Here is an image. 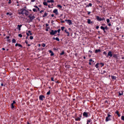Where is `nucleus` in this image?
Wrapping results in <instances>:
<instances>
[{
    "instance_id": "obj_1",
    "label": "nucleus",
    "mask_w": 124,
    "mask_h": 124,
    "mask_svg": "<svg viewBox=\"0 0 124 124\" xmlns=\"http://www.w3.org/2000/svg\"><path fill=\"white\" fill-rule=\"evenodd\" d=\"M29 18L30 19V20H28V22L29 23H30L31 22L33 19H34L35 17L34 16H32V15L30 14L28 16Z\"/></svg>"
},
{
    "instance_id": "obj_2",
    "label": "nucleus",
    "mask_w": 124,
    "mask_h": 124,
    "mask_svg": "<svg viewBox=\"0 0 124 124\" xmlns=\"http://www.w3.org/2000/svg\"><path fill=\"white\" fill-rule=\"evenodd\" d=\"M25 10V9L23 8H21L18 10V13L19 15L22 14L23 15L24 14L23 12Z\"/></svg>"
},
{
    "instance_id": "obj_3",
    "label": "nucleus",
    "mask_w": 124,
    "mask_h": 124,
    "mask_svg": "<svg viewBox=\"0 0 124 124\" xmlns=\"http://www.w3.org/2000/svg\"><path fill=\"white\" fill-rule=\"evenodd\" d=\"M57 32V30L54 31L53 30H51V31L50 32V35H55Z\"/></svg>"
},
{
    "instance_id": "obj_4",
    "label": "nucleus",
    "mask_w": 124,
    "mask_h": 124,
    "mask_svg": "<svg viewBox=\"0 0 124 124\" xmlns=\"http://www.w3.org/2000/svg\"><path fill=\"white\" fill-rule=\"evenodd\" d=\"M109 113H108V116L106 117V122H107V121H108L109 120H110V118H109V117L110 116H111V115H110L109 114Z\"/></svg>"
},
{
    "instance_id": "obj_5",
    "label": "nucleus",
    "mask_w": 124,
    "mask_h": 124,
    "mask_svg": "<svg viewBox=\"0 0 124 124\" xmlns=\"http://www.w3.org/2000/svg\"><path fill=\"white\" fill-rule=\"evenodd\" d=\"M112 56L113 54H112V52H111V51H109L108 52L107 55L106 56L107 57H108L109 56L111 57Z\"/></svg>"
},
{
    "instance_id": "obj_6",
    "label": "nucleus",
    "mask_w": 124,
    "mask_h": 124,
    "mask_svg": "<svg viewBox=\"0 0 124 124\" xmlns=\"http://www.w3.org/2000/svg\"><path fill=\"white\" fill-rule=\"evenodd\" d=\"M74 114L75 115V116H73V117H74L75 116V118L76 120L79 121H80L81 119V118L79 117H77V116H76V114L75 113H74Z\"/></svg>"
},
{
    "instance_id": "obj_7",
    "label": "nucleus",
    "mask_w": 124,
    "mask_h": 124,
    "mask_svg": "<svg viewBox=\"0 0 124 124\" xmlns=\"http://www.w3.org/2000/svg\"><path fill=\"white\" fill-rule=\"evenodd\" d=\"M39 98L40 100L43 101V99L45 98V96L43 95H40Z\"/></svg>"
},
{
    "instance_id": "obj_8",
    "label": "nucleus",
    "mask_w": 124,
    "mask_h": 124,
    "mask_svg": "<svg viewBox=\"0 0 124 124\" xmlns=\"http://www.w3.org/2000/svg\"><path fill=\"white\" fill-rule=\"evenodd\" d=\"M118 54H113V57L116 59H117L118 57Z\"/></svg>"
},
{
    "instance_id": "obj_9",
    "label": "nucleus",
    "mask_w": 124,
    "mask_h": 124,
    "mask_svg": "<svg viewBox=\"0 0 124 124\" xmlns=\"http://www.w3.org/2000/svg\"><path fill=\"white\" fill-rule=\"evenodd\" d=\"M53 12L55 13L56 15H58V14L57 10L56 9H54L53 11Z\"/></svg>"
},
{
    "instance_id": "obj_10",
    "label": "nucleus",
    "mask_w": 124,
    "mask_h": 124,
    "mask_svg": "<svg viewBox=\"0 0 124 124\" xmlns=\"http://www.w3.org/2000/svg\"><path fill=\"white\" fill-rule=\"evenodd\" d=\"M83 116L86 117H87L88 116V114L87 113L85 112L83 113Z\"/></svg>"
},
{
    "instance_id": "obj_11",
    "label": "nucleus",
    "mask_w": 124,
    "mask_h": 124,
    "mask_svg": "<svg viewBox=\"0 0 124 124\" xmlns=\"http://www.w3.org/2000/svg\"><path fill=\"white\" fill-rule=\"evenodd\" d=\"M87 21H87L88 23L89 24H91V23L93 24V21H91L89 19H88Z\"/></svg>"
},
{
    "instance_id": "obj_12",
    "label": "nucleus",
    "mask_w": 124,
    "mask_h": 124,
    "mask_svg": "<svg viewBox=\"0 0 124 124\" xmlns=\"http://www.w3.org/2000/svg\"><path fill=\"white\" fill-rule=\"evenodd\" d=\"M96 18L98 21H101V18L99 16H97L96 17Z\"/></svg>"
},
{
    "instance_id": "obj_13",
    "label": "nucleus",
    "mask_w": 124,
    "mask_h": 124,
    "mask_svg": "<svg viewBox=\"0 0 124 124\" xmlns=\"http://www.w3.org/2000/svg\"><path fill=\"white\" fill-rule=\"evenodd\" d=\"M15 46H18L19 47H21L22 48L23 47L20 44H19L18 43H16L15 45Z\"/></svg>"
},
{
    "instance_id": "obj_14",
    "label": "nucleus",
    "mask_w": 124,
    "mask_h": 124,
    "mask_svg": "<svg viewBox=\"0 0 124 124\" xmlns=\"http://www.w3.org/2000/svg\"><path fill=\"white\" fill-rule=\"evenodd\" d=\"M49 52L50 53H51V54H50L51 56H52L54 55V54L53 53V52L51 50H49Z\"/></svg>"
},
{
    "instance_id": "obj_15",
    "label": "nucleus",
    "mask_w": 124,
    "mask_h": 124,
    "mask_svg": "<svg viewBox=\"0 0 124 124\" xmlns=\"http://www.w3.org/2000/svg\"><path fill=\"white\" fill-rule=\"evenodd\" d=\"M47 14L48 13H47L45 12L44 14V15L42 16V17H44L46 16L47 15Z\"/></svg>"
},
{
    "instance_id": "obj_16",
    "label": "nucleus",
    "mask_w": 124,
    "mask_h": 124,
    "mask_svg": "<svg viewBox=\"0 0 124 124\" xmlns=\"http://www.w3.org/2000/svg\"><path fill=\"white\" fill-rule=\"evenodd\" d=\"M22 26V25H17L18 28H17L18 29V30L19 31H20V30L21 27Z\"/></svg>"
},
{
    "instance_id": "obj_17",
    "label": "nucleus",
    "mask_w": 124,
    "mask_h": 124,
    "mask_svg": "<svg viewBox=\"0 0 124 124\" xmlns=\"http://www.w3.org/2000/svg\"><path fill=\"white\" fill-rule=\"evenodd\" d=\"M115 113L117 114L118 116H120V115L119 113V112L118 111H116L115 112Z\"/></svg>"
},
{
    "instance_id": "obj_18",
    "label": "nucleus",
    "mask_w": 124,
    "mask_h": 124,
    "mask_svg": "<svg viewBox=\"0 0 124 124\" xmlns=\"http://www.w3.org/2000/svg\"><path fill=\"white\" fill-rule=\"evenodd\" d=\"M101 51L100 50V49H99L98 50L96 49L95 51V53H97L99 52H100Z\"/></svg>"
},
{
    "instance_id": "obj_19",
    "label": "nucleus",
    "mask_w": 124,
    "mask_h": 124,
    "mask_svg": "<svg viewBox=\"0 0 124 124\" xmlns=\"http://www.w3.org/2000/svg\"><path fill=\"white\" fill-rule=\"evenodd\" d=\"M65 32L66 33H67V34L68 35H67V36H69V32L67 31V30H65Z\"/></svg>"
},
{
    "instance_id": "obj_20",
    "label": "nucleus",
    "mask_w": 124,
    "mask_h": 124,
    "mask_svg": "<svg viewBox=\"0 0 124 124\" xmlns=\"http://www.w3.org/2000/svg\"><path fill=\"white\" fill-rule=\"evenodd\" d=\"M43 5L45 6H47V4L46 2H44L43 3Z\"/></svg>"
},
{
    "instance_id": "obj_21",
    "label": "nucleus",
    "mask_w": 124,
    "mask_h": 124,
    "mask_svg": "<svg viewBox=\"0 0 124 124\" xmlns=\"http://www.w3.org/2000/svg\"><path fill=\"white\" fill-rule=\"evenodd\" d=\"M111 77L113 79H116V77H115L114 76H111Z\"/></svg>"
},
{
    "instance_id": "obj_22",
    "label": "nucleus",
    "mask_w": 124,
    "mask_h": 124,
    "mask_svg": "<svg viewBox=\"0 0 124 124\" xmlns=\"http://www.w3.org/2000/svg\"><path fill=\"white\" fill-rule=\"evenodd\" d=\"M16 40L15 39H13L12 40V42L13 43H16Z\"/></svg>"
},
{
    "instance_id": "obj_23",
    "label": "nucleus",
    "mask_w": 124,
    "mask_h": 124,
    "mask_svg": "<svg viewBox=\"0 0 124 124\" xmlns=\"http://www.w3.org/2000/svg\"><path fill=\"white\" fill-rule=\"evenodd\" d=\"M6 14H7V15H9L10 16H11L13 14L12 13H9V12L7 13Z\"/></svg>"
},
{
    "instance_id": "obj_24",
    "label": "nucleus",
    "mask_w": 124,
    "mask_h": 124,
    "mask_svg": "<svg viewBox=\"0 0 124 124\" xmlns=\"http://www.w3.org/2000/svg\"><path fill=\"white\" fill-rule=\"evenodd\" d=\"M101 29H102L104 31H105V28H104V27H103L102 26H101Z\"/></svg>"
},
{
    "instance_id": "obj_25",
    "label": "nucleus",
    "mask_w": 124,
    "mask_h": 124,
    "mask_svg": "<svg viewBox=\"0 0 124 124\" xmlns=\"http://www.w3.org/2000/svg\"><path fill=\"white\" fill-rule=\"evenodd\" d=\"M92 4L91 3H89V4L86 6V7H89V6H91Z\"/></svg>"
},
{
    "instance_id": "obj_26",
    "label": "nucleus",
    "mask_w": 124,
    "mask_h": 124,
    "mask_svg": "<svg viewBox=\"0 0 124 124\" xmlns=\"http://www.w3.org/2000/svg\"><path fill=\"white\" fill-rule=\"evenodd\" d=\"M28 33L29 34H30V35H32V33H31V31H28Z\"/></svg>"
},
{
    "instance_id": "obj_27",
    "label": "nucleus",
    "mask_w": 124,
    "mask_h": 124,
    "mask_svg": "<svg viewBox=\"0 0 124 124\" xmlns=\"http://www.w3.org/2000/svg\"><path fill=\"white\" fill-rule=\"evenodd\" d=\"M99 64V63H97V64L95 65V67L97 68H98V65Z\"/></svg>"
},
{
    "instance_id": "obj_28",
    "label": "nucleus",
    "mask_w": 124,
    "mask_h": 124,
    "mask_svg": "<svg viewBox=\"0 0 124 124\" xmlns=\"http://www.w3.org/2000/svg\"><path fill=\"white\" fill-rule=\"evenodd\" d=\"M11 108L12 109H13L14 108V104H11Z\"/></svg>"
},
{
    "instance_id": "obj_29",
    "label": "nucleus",
    "mask_w": 124,
    "mask_h": 124,
    "mask_svg": "<svg viewBox=\"0 0 124 124\" xmlns=\"http://www.w3.org/2000/svg\"><path fill=\"white\" fill-rule=\"evenodd\" d=\"M65 21H66L68 23L69 25H70V20H65Z\"/></svg>"
},
{
    "instance_id": "obj_30",
    "label": "nucleus",
    "mask_w": 124,
    "mask_h": 124,
    "mask_svg": "<svg viewBox=\"0 0 124 124\" xmlns=\"http://www.w3.org/2000/svg\"><path fill=\"white\" fill-rule=\"evenodd\" d=\"M57 7L60 8H62V6L61 5H57Z\"/></svg>"
},
{
    "instance_id": "obj_31",
    "label": "nucleus",
    "mask_w": 124,
    "mask_h": 124,
    "mask_svg": "<svg viewBox=\"0 0 124 124\" xmlns=\"http://www.w3.org/2000/svg\"><path fill=\"white\" fill-rule=\"evenodd\" d=\"M50 93V91L49 90L48 92L46 94L47 95H49Z\"/></svg>"
},
{
    "instance_id": "obj_32",
    "label": "nucleus",
    "mask_w": 124,
    "mask_h": 124,
    "mask_svg": "<svg viewBox=\"0 0 124 124\" xmlns=\"http://www.w3.org/2000/svg\"><path fill=\"white\" fill-rule=\"evenodd\" d=\"M64 53L63 51L61 53H60L61 55H62L64 54Z\"/></svg>"
},
{
    "instance_id": "obj_33",
    "label": "nucleus",
    "mask_w": 124,
    "mask_h": 124,
    "mask_svg": "<svg viewBox=\"0 0 124 124\" xmlns=\"http://www.w3.org/2000/svg\"><path fill=\"white\" fill-rule=\"evenodd\" d=\"M18 36L20 38L22 37V35L21 34H18Z\"/></svg>"
},
{
    "instance_id": "obj_34",
    "label": "nucleus",
    "mask_w": 124,
    "mask_h": 124,
    "mask_svg": "<svg viewBox=\"0 0 124 124\" xmlns=\"http://www.w3.org/2000/svg\"><path fill=\"white\" fill-rule=\"evenodd\" d=\"M121 119L122 120L124 121V116H122L121 117Z\"/></svg>"
},
{
    "instance_id": "obj_35",
    "label": "nucleus",
    "mask_w": 124,
    "mask_h": 124,
    "mask_svg": "<svg viewBox=\"0 0 124 124\" xmlns=\"http://www.w3.org/2000/svg\"><path fill=\"white\" fill-rule=\"evenodd\" d=\"M55 39L58 41H59L60 40L58 38H55Z\"/></svg>"
},
{
    "instance_id": "obj_36",
    "label": "nucleus",
    "mask_w": 124,
    "mask_h": 124,
    "mask_svg": "<svg viewBox=\"0 0 124 124\" xmlns=\"http://www.w3.org/2000/svg\"><path fill=\"white\" fill-rule=\"evenodd\" d=\"M107 23H108L110 22V20L109 19H107Z\"/></svg>"
},
{
    "instance_id": "obj_37",
    "label": "nucleus",
    "mask_w": 124,
    "mask_h": 124,
    "mask_svg": "<svg viewBox=\"0 0 124 124\" xmlns=\"http://www.w3.org/2000/svg\"><path fill=\"white\" fill-rule=\"evenodd\" d=\"M105 29L106 30H107L108 29V28L107 26H106L105 27H104Z\"/></svg>"
},
{
    "instance_id": "obj_38",
    "label": "nucleus",
    "mask_w": 124,
    "mask_h": 124,
    "mask_svg": "<svg viewBox=\"0 0 124 124\" xmlns=\"http://www.w3.org/2000/svg\"><path fill=\"white\" fill-rule=\"evenodd\" d=\"M33 39V37L32 36H30V39Z\"/></svg>"
},
{
    "instance_id": "obj_39",
    "label": "nucleus",
    "mask_w": 124,
    "mask_h": 124,
    "mask_svg": "<svg viewBox=\"0 0 124 124\" xmlns=\"http://www.w3.org/2000/svg\"><path fill=\"white\" fill-rule=\"evenodd\" d=\"M65 28L64 27H61V29L62 31H63L64 29Z\"/></svg>"
},
{
    "instance_id": "obj_40",
    "label": "nucleus",
    "mask_w": 124,
    "mask_h": 124,
    "mask_svg": "<svg viewBox=\"0 0 124 124\" xmlns=\"http://www.w3.org/2000/svg\"><path fill=\"white\" fill-rule=\"evenodd\" d=\"M61 31V30L60 29H58L57 31V32H58V33H60V31Z\"/></svg>"
},
{
    "instance_id": "obj_41",
    "label": "nucleus",
    "mask_w": 124,
    "mask_h": 124,
    "mask_svg": "<svg viewBox=\"0 0 124 124\" xmlns=\"http://www.w3.org/2000/svg\"><path fill=\"white\" fill-rule=\"evenodd\" d=\"M54 1L53 0H50V2L54 3Z\"/></svg>"
},
{
    "instance_id": "obj_42",
    "label": "nucleus",
    "mask_w": 124,
    "mask_h": 124,
    "mask_svg": "<svg viewBox=\"0 0 124 124\" xmlns=\"http://www.w3.org/2000/svg\"><path fill=\"white\" fill-rule=\"evenodd\" d=\"M51 80L52 81H54V78L53 77L51 78Z\"/></svg>"
},
{
    "instance_id": "obj_43",
    "label": "nucleus",
    "mask_w": 124,
    "mask_h": 124,
    "mask_svg": "<svg viewBox=\"0 0 124 124\" xmlns=\"http://www.w3.org/2000/svg\"><path fill=\"white\" fill-rule=\"evenodd\" d=\"M100 64L102 65V66H103L104 65V63H101Z\"/></svg>"
},
{
    "instance_id": "obj_44",
    "label": "nucleus",
    "mask_w": 124,
    "mask_h": 124,
    "mask_svg": "<svg viewBox=\"0 0 124 124\" xmlns=\"http://www.w3.org/2000/svg\"><path fill=\"white\" fill-rule=\"evenodd\" d=\"M45 44L44 43H43L42 44V46L43 47H44L45 46Z\"/></svg>"
},
{
    "instance_id": "obj_45",
    "label": "nucleus",
    "mask_w": 124,
    "mask_h": 124,
    "mask_svg": "<svg viewBox=\"0 0 124 124\" xmlns=\"http://www.w3.org/2000/svg\"><path fill=\"white\" fill-rule=\"evenodd\" d=\"M33 11L34 12H35L36 11V10L35 8H33Z\"/></svg>"
},
{
    "instance_id": "obj_46",
    "label": "nucleus",
    "mask_w": 124,
    "mask_h": 124,
    "mask_svg": "<svg viewBox=\"0 0 124 124\" xmlns=\"http://www.w3.org/2000/svg\"><path fill=\"white\" fill-rule=\"evenodd\" d=\"M103 54H104L105 55H106L107 54L105 52V51L104 52H103Z\"/></svg>"
},
{
    "instance_id": "obj_47",
    "label": "nucleus",
    "mask_w": 124,
    "mask_h": 124,
    "mask_svg": "<svg viewBox=\"0 0 124 124\" xmlns=\"http://www.w3.org/2000/svg\"><path fill=\"white\" fill-rule=\"evenodd\" d=\"M25 43L27 44H28V41L27 40H26L25 41Z\"/></svg>"
},
{
    "instance_id": "obj_48",
    "label": "nucleus",
    "mask_w": 124,
    "mask_h": 124,
    "mask_svg": "<svg viewBox=\"0 0 124 124\" xmlns=\"http://www.w3.org/2000/svg\"><path fill=\"white\" fill-rule=\"evenodd\" d=\"M123 94V93L122 92V93H119V96H121V95H122Z\"/></svg>"
},
{
    "instance_id": "obj_49",
    "label": "nucleus",
    "mask_w": 124,
    "mask_h": 124,
    "mask_svg": "<svg viewBox=\"0 0 124 124\" xmlns=\"http://www.w3.org/2000/svg\"><path fill=\"white\" fill-rule=\"evenodd\" d=\"M11 0H9V1L8 2V3L9 4H10L11 3Z\"/></svg>"
},
{
    "instance_id": "obj_50",
    "label": "nucleus",
    "mask_w": 124,
    "mask_h": 124,
    "mask_svg": "<svg viewBox=\"0 0 124 124\" xmlns=\"http://www.w3.org/2000/svg\"><path fill=\"white\" fill-rule=\"evenodd\" d=\"M102 20H105V18L104 17L101 18V21Z\"/></svg>"
},
{
    "instance_id": "obj_51",
    "label": "nucleus",
    "mask_w": 124,
    "mask_h": 124,
    "mask_svg": "<svg viewBox=\"0 0 124 124\" xmlns=\"http://www.w3.org/2000/svg\"><path fill=\"white\" fill-rule=\"evenodd\" d=\"M51 16L52 17H54L55 18L56 17H55L54 16V15L53 14L51 15Z\"/></svg>"
},
{
    "instance_id": "obj_52",
    "label": "nucleus",
    "mask_w": 124,
    "mask_h": 124,
    "mask_svg": "<svg viewBox=\"0 0 124 124\" xmlns=\"http://www.w3.org/2000/svg\"><path fill=\"white\" fill-rule=\"evenodd\" d=\"M89 62H91L93 61V62H94L92 60V59H90L89 60Z\"/></svg>"
},
{
    "instance_id": "obj_53",
    "label": "nucleus",
    "mask_w": 124,
    "mask_h": 124,
    "mask_svg": "<svg viewBox=\"0 0 124 124\" xmlns=\"http://www.w3.org/2000/svg\"><path fill=\"white\" fill-rule=\"evenodd\" d=\"M16 103V102L15 101H13V103L12 104H15Z\"/></svg>"
},
{
    "instance_id": "obj_54",
    "label": "nucleus",
    "mask_w": 124,
    "mask_h": 124,
    "mask_svg": "<svg viewBox=\"0 0 124 124\" xmlns=\"http://www.w3.org/2000/svg\"><path fill=\"white\" fill-rule=\"evenodd\" d=\"M26 34L27 35V37L28 36H29V35H30V34L29 35V34L27 32L26 33Z\"/></svg>"
},
{
    "instance_id": "obj_55",
    "label": "nucleus",
    "mask_w": 124,
    "mask_h": 124,
    "mask_svg": "<svg viewBox=\"0 0 124 124\" xmlns=\"http://www.w3.org/2000/svg\"><path fill=\"white\" fill-rule=\"evenodd\" d=\"M44 12V11L43 10H41L40 12V13H42V12Z\"/></svg>"
},
{
    "instance_id": "obj_56",
    "label": "nucleus",
    "mask_w": 124,
    "mask_h": 124,
    "mask_svg": "<svg viewBox=\"0 0 124 124\" xmlns=\"http://www.w3.org/2000/svg\"><path fill=\"white\" fill-rule=\"evenodd\" d=\"M47 3H50V0H47Z\"/></svg>"
},
{
    "instance_id": "obj_57",
    "label": "nucleus",
    "mask_w": 124,
    "mask_h": 124,
    "mask_svg": "<svg viewBox=\"0 0 124 124\" xmlns=\"http://www.w3.org/2000/svg\"><path fill=\"white\" fill-rule=\"evenodd\" d=\"M31 2H33L35 1V0H31Z\"/></svg>"
},
{
    "instance_id": "obj_58",
    "label": "nucleus",
    "mask_w": 124,
    "mask_h": 124,
    "mask_svg": "<svg viewBox=\"0 0 124 124\" xmlns=\"http://www.w3.org/2000/svg\"><path fill=\"white\" fill-rule=\"evenodd\" d=\"M41 45L40 44H38V46L39 47H40V46Z\"/></svg>"
},
{
    "instance_id": "obj_59",
    "label": "nucleus",
    "mask_w": 124,
    "mask_h": 124,
    "mask_svg": "<svg viewBox=\"0 0 124 124\" xmlns=\"http://www.w3.org/2000/svg\"><path fill=\"white\" fill-rule=\"evenodd\" d=\"M99 28V26H96V28L98 29Z\"/></svg>"
},
{
    "instance_id": "obj_60",
    "label": "nucleus",
    "mask_w": 124,
    "mask_h": 124,
    "mask_svg": "<svg viewBox=\"0 0 124 124\" xmlns=\"http://www.w3.org/2000/svg\"><path fill=\"white\" fill-rule=\"evenodd\" d=\"M7 40L9 42H10V39H8Z\"/></svg>"
},
{
    "instance_id": "obj_61",
    "label": "nucleus",
    "mask_w": 124,
    "mask_h": 124,
    "mask_svg": "<svg viewBox=\"0 0 124 124\" xmlns=\"http://www.w3.org/2000/svg\"><path fill=\"white\" fill-rule=\"evenodd\" d=\"M34 7L37 8H38V7L37 6H34Z\"/></svg>"
},
{
    "instance_id": "obj_62",
    "label": "nucleus",
    "mask_w": 124,
    "mask_h": 124,
    "mask_svg": "<svg viewBox=\"0 0 124 124\" xmlns=\"http://www.w3.org/2000/svg\"><path fill=\"white\" fill-rule=\"evenodd\" d=\"M61 22L62 23H64V21H61Z\"/></svg>"
},
{
    "instance_id": "obj_63",
    "label": "nucleus",
    "mask_w": 124,
    "mask_h": 124,
    "mask_svg": "<svg viewBox=\"0 0 124 124\" xmlns=\"http://www.w3.org/2000/svg\"><path fill=\"white\" fill-rule=\"evenodd\" d=\"M6 38L7 39H8L9 38V36H7L6 37Z\"/></svg>"
},
{
    "instance_id": "obj_64",
    "label": "nucleus",
    "mask_w": 124,
    "mask_h": 124,
    "mask_svg": "<svg viewBox=\"0 0 124 124\" xmlns=\"http://www.w3.org/2000/svg\"><path fill=\"white\" fill-rule=\"evenodd\" d=\"M90 13H91V12H88V15H90Z\"/></svg>"
}]
</instances>
